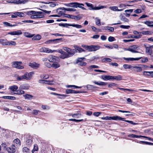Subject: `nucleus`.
I'll list each match as a JSON object with an SVG mask.
<instances>
[{
    "mask_svg": "<svg viewBox=\"0 0 153 153\" xmlns=\"http://www.w3.org/2000/svg\"><path fill=\"white\" fill-rule=\"evenodd\" d=\"M34 74V73L33 71H31L29 73L26 72L24 75L22 76H19L18 75H16V77L17 79L19 81H22L24 79L30 80L32 78Z\"/></svg>",
    "mask_w": 153,
    "mask_h": 153,
    "instance_id": "obj_1",
    "label": "nucleus"
},
{
    "mask_svg": "<svg viewBox=\"0 0 153 153\" xmlns=\"http://www.w3.org/2000/svg\"><path fill=\"white\" fill-rule=\"evenodd\" d=\"M53 82V81H52L45 80L44 84H48V85H51L53 84V83H52Z\"/></svg>",
    "mask_w": 153,
    "mask_h": 153,
    "instance_id": "obj_61",
    "label": "nucleus"
},
{
    "mask_svg": "<svg viewBox=\"0 0 153 153\" xmlns=\"http://www.w3.org/2000/svg\"><path fill=\"white\" fill-rule=\"evenodd\" d=\"M30 87L29 85L28 84H24L21 85L19 88L20 89H22L23 90H28Z\"/></svg>",
    "mask_w": 153,
    "mask_h": 153,
    "instance_id": "obj_16",
    "label": "nucleus"
},
{
    "mask_svg": "<svg viewBox=\"0 0 153 153\" xmlns=\"http://www.w3.org/2000/svg\"><path fill=\"white\" fill-rule=\"evenodd\" d=\"M123 59L127 61H132L134 60H138L142 58V57H140L139 58H126L125 57H124Z\"/></svg>",
    "mask_w": 153,
    "mask_h": 153,
    "instance_id": "obj_18",
    "label": "nucleus"
},
{
    "mask_svg": "<svg viewBox=\"0 0 153 153\" xmlns=\"http://www.w3.org/2000/svg\"><path fill=\"white\" fill-rule=\"evenodd\" d=\"M28 15L35 14L36 19L43 18L44 17V13L41 11H30L27 12Z\"/></svg>",
    "mask_w": 153,
    "mask_h": 153,
    "instance_id": "obj_2",
    "label": "nucleus"
},
{
    "mask_svg": "<svg viewBox=\"0 0 153 153\" xmlns=\"http://www.w3.org/2000/svg\"><path fill=\"white\" fill-rule=\"evenodd\" d=\"M130 51L132 53H141L139 51L140 49L139 48V46L137 45H134L130 47Z\"/></svg>",
    "mask_w": 153,
    "mask_h": 153,
    "instance_id": "obj_3",
    "label": "nucleus"
},
{
    "mask_svg": "<svg viewBox=\"0 0 153 153\" xmlns=\"http://www.w3.org/2000/svg\"><path fill=\"white\" fill-rule=\"evenodd\" d=\"M38 150V146L36 144H34V148L32 150V152L33 153L34 152V151H37Z\"/></svg>",
    "mask_w": 153,
    "mask_h": 153,
    "instance_id": "obj_48",
    "label": "nucleus"
},
{
    "mask_svg": "<svg viewBox=\"0 0 153 153\" xmlns=\"http://www.w3.org/2000/svg\"><path fill=\"white\" fill-rule=\"evenodd\" d=\"M120 27L122 28L128 29L130 27V26L129 25L125 26L123 25H122L120 26Z\"/></svg>",
    "mask_w": 153,
    "mask_h": 153,
    "instance_id": "obj_63",
    "label": "nucleus"
},
{
    "mask_svg": "<svg viewBox=\"0 0 153 153\" xmlns=\"http://www.w3.org/2000/svg\"><path fill=\"white\" fill-rule=\"evenodd\" d=\"M24 35L27 37L31 38L33 36V35H31L28 32H25L24 33Z\"/></svg>",
    "mask_w": 153,
    "mask_h": 153,
    "instance_id": "obj_40",
    "label": "nucleus"
},
{
    "mask_svg": "<svg viewBox=\"0 0 153 153\" xmlns=\"http://www.w3.org/2000/svg\"><path fill=\"white\" fill-rule=\"evenodd\" d=\"M29 65L32 68H36L39 67V65L36 62H33L32 63H30Z\"/></svg>",
    "mask_w": 153,
    "mask_h": 153,
    "instance_id": "obj_21",
    "label": "nucleus"
},
{
    "mask_svg": "<svg viewBox=\"0 0 153 153\" xmlns=\"http://www.w3.org/2000/svg\"><path fill=\"white\" fill-rule=\"evenodd\" d=\"M25 16V14L23 13L17 12V16L20 17H24Z\"/></svg>",
    "mask_w": 153,
    "mask_h": 153,
    "instance_id": "obj_58",
    "label": "nucleus"
},
{
    "mask_svg": "<svg viewBox=\"0 0 153 153\" xmlns=\"http://www.w3.org/2000/svg\"><path fill=\"white\" fill-rule=\"evenodd\" d=\"M22 89H20L19 88V89L16 91V93L15 94H22L25 93V91L22 90Z\"/></svg>",
    "mask_w": 153,
    "mask_h": 153,
    "instance_id": "obj_32",
    "label": "nucleus"
},
{
    "mask_svg": "<svg viewBox=\"0 0 153 153\" xmlns=\"http://www.w3.org/2000/svg\"><path fill=\"white\" fill-rule=\"evenodd\" d=\"M55 50H52L48 48H43L40 49V51L42 52H45L47 53H52Z\"/></svg>",
    "mask_w": 153,
    "mask_h": 153,
    "instance_id": "obj_12",
    "label": "nucleus"
},
{
    "mask_svg": "<svg viewBox=\"0 0 153 153\" xmlns=\"http://www.w3.org/2000/svg\"><path fill=\"white\" fill-rule=\"evenodd\" d=\"M143 75L145 76H150L153 77V71H144L143 72Z\"/></svg>",
    "mask_w": 153,
    "mask_h": 153,
    "instance_id": "obj_20",
    "label": "nucleus"
},
{
    "mask_svg": "<svg viewBox=\"0 0 153 153\" xmlns=\"http://www.w3.org/2000/svg\"><path fill=\"white\" fill-rule=\"evenodd\" d=\"M41 38V36L40 35L38 34L32 38V40H40Z\"/></svg>",
    "mask_w": 153,
    "mask_h": 153,
    "instance_id": "obj_29",
    "label": "nucleus"
},
{
    "mask_svg": "<svg viewBox=\"0 0 153 153\" xmlns=\"http://www.w3.org/2000/svg\"><path fill=\"white\" fill-rule=\"evenodd\" d=\"M62 39H51L46 41L45 42V43L47 44H55L58 42V41L62 40Z\"/></svg>",
    "mask_w": 153,
    "mask_h": 153,
    "instance_id": "obj_11",
    "label": "nucleus"
},
{
    "mask_svg": "<svg viewBox=\"0 0 153 153\" xmlns=\"http://www.w3.org/2000/svg\"><path fill=\"white\" fill-rule=\"evenodd\" d=\"M105 120H123V119H125V118H122L118 116H115L112 117L106 116L105 117Z\"/></svg>",
    "mask_w": 153,
    "mask_h": 153,
    "instance_id": "obj_5",
    "label": "nucleus"
},
{
    "mask_svg": "<svg viewBox=\"0 0 153 153\" xmlns=\"http://www.w3.org/2000/svg\"><path fill=\"white\" fill-rule=\"evenodd\" d=\"M22 64L21 62L15 61L12 62V66L13 67L19 69H22L24 67L21 65Z\"/></svg>",
    "mask_w": 153,
    "mask_h": 153,
    "instance_id": "obj_4",
    "label": "nucleus"
},
{
    "mask_svg": "<svg viewBox=\"0 0 153 153\" xmlns=\"http://www.w3.org/2000/svg\"><path fill=\"white\" fill-rule=\"evenodd\" d=\"M66 87L68 88H69L72 87H74V88H82L81 86H78L75 85H68Z\"/></svg>",
    "mask_w": 153,
    "mask_h": 153,
    "instance_id": "obj_54",
    "label": "nucleus"
},
{
    "mask_svg": "<svg viewBox=\"0 0 153 153\" xmlns=\"http://www.w3.org/2000/svg\"><path fill=\"white\" fill-rule=\"evenodd\" d=\"M115 40L114 38L112 36H109L108 38V41L109 42H112L114 41Z\"/></svg>",
    "mask_w": 153,
    "mask_h": 153,
    "instance_id": "obj_64",
    "label": "nucleus"
},
{
    "mask_svg": "<svg viewBox=\"0 0 153 153\" xmlns=\"http://www.w3.org/2000/svg\"><path fill=\"white\" fill-rule=\"evenodd\" d=\"M59 25L60 26H62L64 27H68V26H71V24L67 23H59Z\"/></svg>",
    "mask_w": 153,
    "mask_h": 153,
    "instance_id": "obj_37",
    "label": "nucleus"
},
{
    "mask_svg": "<svg viewBox=\"0 0 153 153\" xmlns=\"http://www.w3.org/2000/svg\"><path fill=\"white\" fill-rule=\"evenodd\" d=\"M40 112V111L39 110H38L35 109L33 110L32 113L33 114L36 115H37Z\"/></svg>",
    "mask_w": 153,
    "mask_h": 153,
    "instance_id": "obj_49",
    "label": "nucleus"
},
{
    "mask_svg": "<svg viewBox=\"0 0 153 153\" xmlns=\"http://www.w3.org/2000/svg\"><path fill=\"white\" fill-rule=\"evenodd\" d=\"M139 143L142 144H145L147 145H153V143L143 141H140L139 142Z\"/></svg>",
    "mask_w": 153,
    "mask_h": 153,
    "instance_id": "obj_39",
    "label": "nucleus"
},
{
    "mask_svg": "<svg viewBox=\"0 0 153 153\" xmlns=\"http://www.w3.org/2000/svg\"><path fill=\"white\" fill-rule=\"evenodd\" d=\"M48 60L50 62L54 63L58 62H59V59L58 57L51 56H49Z\"/></svg>",
    "mask_w": 153,
    "mask_h": 153,
    "instance_id": "obj_6",
    "label": "nucleus"
},
{
    "mask_svg": "<svg viewBox=\"0 0 153 153\" xmlns=\"http://www.w3.org/2000/svg\"><path fill=\"white\" fill-rule=\"evenodd\" d=\"M31 139V137H30L29 139L26 140V143L27 145H30L31 144L32 142V140Z\"/></svg>",
    "mask_w": 153,
    "mask_h": 153,
    "instance_id": "obj_47",
    "label": "nucleus"
},
{
    "mask_svg": "<svg viewBox=\"0 0 153 153\" xmlns=\"http://www.w3.org/2000/svg\"><path fill=\"white\" fill-rule=\"evenodd\" d=\"M4 25L6 26H10V27H14L17 25H11V24L7 22H3Z\"/></svg>",
    "mask_w": 153,
    "mask_h": 153,
    "instance_id": "obj_33",
    "label": "nucleus"
},
{
    "mask_svg": "<svg viewBox=\"0 0 153 153\" xmlns=\"http://www.w3.org/2000/svg\"><path fill=\"white\" fill-rule=\"evenodd\" d=\"M132 68H134V70L135 71H136L137 72H140L142 71V69L141 67H138V66H133Z\"/></svg>",
    "mask_w": 153,
    "mask_h": 153,
    "instance_id": "obj_23",
    "label": "nucleus"
},
{
    "mask_svg": "<svg viewBox=\"0 0 153 153\" xmlns=\"http://www.w3.org/2000/svg\"><path fill=\"white\" fill-rule=\"evenodd\" d=\"M77 2H73L69 3L68 5H67L68 6H69L72 7H74L77 8Z\"/></svg>",
    "mask_w": 153,
    "mask_h": 153,
    "instance_id": "obj_26",
    "label": "nucleus"
},
{
    "mask_svg": "<svg viewBox=\"0 0 153 153\" xmlns=\"http://www.w3.org/2000/svg\"><path fill=\"white\" fill-rule=\"evenodd\" d=\"M23 96L25 97V99H28L29 100L32 99L33 97V96L28 94L24 95Z\"/></svg>",
    "mask_w": 153,
    "mask_h": 153,
    "instance_id": "obj_24",
    "label": "nucleus"
},
{
    "mask_svg": "<svg viewBox=\"0 0 153 153\" xmlns=\"http://www.w3.org/2000/svg\"><path fill=\"white\" fill-rule=\"evenodd\" d=\"M123 67L125 69H130L132 68L133 66L125 64L123 65Z\"/></svg>",
    "mask_w": 153,
    "mask_h": 153,
    "instance_id": "obj_52",
    "label": "nucleus"
},
{
    "mask_svg": "<svg viewBox=\"0 0 153 153\" xmlns=\"http://www.w3.org/2000/svg\"><path fill=\"white\" fill-rule=\"evenodd\" d=\"M87 88L88 89H91L94 88H97V87L90 85H88L87 86Z\"/></svg>",
    "mask_w": 153,
    "mask_h": 153,
    "instance_id": "obj_46",
    "label": "nucleus"
},
{
    "mask_svg": "<svg viewBox=\"0 0 153 153\" xmlns=\"http://www.w3.org/2000/svg\"><path fill=\"white\" fill-rule=\"evenodd\" d=\"M86 49L89 51H94L93 45L88 46H85Z\"/></svg>",
    "mask_w": 153,
    "mask_h": 153,
    "instance_id": "obj_31",
    "label": "nucleus"
},
{
    "mask_svg": "<svg viewBox=\"0 0 153 153\" xmlns=\"http://www.w3.org/2000/svg\"><path fill=\"white\" fill-rule=\"evenodd\" d=\"M60 66V64L58 62H56L52 64V67L55 69H56L59 67Z\"/></svg>",
    "mask_w": 153,
    "mask_h": 153,
    "instance_id": "obj_35",
    "label": "nucleus"
},
{
    "mask_svg": "<svg viewBox=\"0 0 153 153\" xmlns=\"http://www.w3.org/2000/svg\"><path fill=\"white\" fill-rule=\"evenodd\" d=\"M96 20L95 23L96 25L98 26H100L101 25L100 20L98 18L96 17L95 19Z\"/></svg>",
    "mask_w": 153,
    "mask_h": 153,
    "instance_id": "obj_44",
    "label": "nucleus"
},
{
    "mask_svg": "<svg viewBox=\"0 0 153 153\" xmlns=\"http://www.w3.org/2000/svg\"><path fill=\"white\" fill-rule=\"evenodd\" d=\"M71 26L75 27L77 28H81L82 27L81 25L79 24H71Z\"/></svg>",
    "mask_w": 153,
    "mask_h": 153,
    "instance_id": "obj_38",
    "label": "nucleus"
},
{
    "mask_svg": "<svg viewBox=\"0 0 153 153\" xmlns=\"http://www.w3.org/2000/svg\"><path fill=\"white\" fill-rule=\"evenodd\" d=\"M9 88L12 91H15L18 89V87L17 85H14L10 86Z\"/></svg>",
    "mask_w": 153,
    "mask_h": 153,
    "instance_id": "obj_27",
    "label": "nucleus"
},
{
    "mask_svg": "<svg viewBox=\"0 0 153 153\" xmlns=\"http://www.w3.org/2000/svg\"><path fill=\"white\" fill-rule=\"evenodd\" d=\"M22 151L24 153H29L30 152V149L27 147H24L23 148Z\"/></svg>",
    "mask_w": 153,
    "mask_h": 153,
    "instance_id": "obj_34",
    "label": "nucleus"
},
{
    "mask_svg": "<svg viewBox=\"0 0 153 153\" xmlns=\"http://www.w3.org/2000/svg\"><path fill=\"white\" fill-rule=\"evenodd\" d=\"M93 47L94 51H96L100 49V46L99 45H93Z\"/></svg>",
    "mask_w": 153,
    "mask_h": 153,
    "instance_id": "obj_51",
    "label": "nucleus"
},
{
    "mask_svg": "<svg viewBox=\"0 0 153 153\" xmlns=\"http://www.w3.org/2000/svg\"><path fill=\"white\" fill-rule=\"evenodd\" d=\"M112 80L115 79L117 81H120L122 80L123 77L120 75H118L116 76H112Z\"/></svg>",
    "mask_w": 153,
    "mask_h": 153,
    "instance_id": "obj_25",
    "label": "nucleus"
},
{
    "mask_svg": "<svg viewBox=\"0 0 153 153\" xmlns=\"http://www.w3.org/2000/svg\"><path fill=\"white\" fill-rule=\"evenodd\" d=\"M72 55V53H70L69 54H67L65 52L62 55H61L59 57L62 59H64L65 58H67L71 57V56L70 55Z\"/></svg>",
    "mask_w": 153,
    "mask_h": 153,
    "instance_id": "obj_14",
    "label": "nucleus"
},
{
    "mask_svg": "<svg viewBox=\"0 0 153 153\" xmlns=\"http://www.w3.org/2000/svg\"><path fill=\"white\" fill-rule=\"evenodd\" d=\"M111 59L109 58H105L102 59L103 62H110L111 61Z\"/></svg>",
    "mask_w": 153,
    "mask_h": 153,
    "instance_id": "obj_45",
    "label": "nucleus"
},
{
    "mask_svg": "<svg viewBox=\"0 0 153 153\" xmlns=\"http://www.w3.org/2000/svg\"><path fill=\"white\" fill-rule=\"evenodd\" d=\"M117 85L114 83H111L109 84L108 85V87L109 88H111L113 87L117 86Z\"/></svg>",
    "mask_w": 153,
    "mask_h": 153,
    "instance_id": "obj_57",
    "label": "nucleus"
},
{
    "mask_svg": "<svg viewBox=\"0 0 153 153\" xmlns=\"http://www.w3.org/2000/svg\"><path fill=\"white\" fill-rule=\"evenodd\" d=\"M109 9L114 11H117L118 7L116 6H110L109 7Z\"/></svg>",
    "mask_w": 153,
    "mask_h": 153,
    "instance_id": "obj_41",
    "label": "nucleus"
},
{
    "mask_svg": "<svg viewBox=\"0 0 153 153\" xmlns=\"http://www.w3.org/2000/svg\"><path fill=\"white\" fill-rule=\"evenodd\" d=\"M14 142L16 144H18L19 146L21 145L20 141L19 139L18 138L15 139L14 140Z\"/></svg>",
    "mask_w": 153,
    "mask_h": 153,
    "instance_id": "obj_53",
    "label": "nucleus"
},
{
    "mask_svg": "<svg viewBox=\"0 0 153 153\" xmlns=\"http://www.w3.org/2000/svg\"><path fill=\"white\" fill-rule=\"evenodd\" d=\"M63 15L65 17L70 18L72 19H75V16H74L66 14H64Z\"/></svg>",
    "mask_w": 153,
    "mask_h": 153,
    "instance_id": "obj_36",
    "label": "nucleus"
},
{
    "mask_svg": "<svg viewBox=\"0 0 153 153\" xmlns=\"http://www.w3.org/2000/svg\"><path fill=\"white\" fill-rule=\"evenodd\" d=\"M3 40H5L4 41H2L1 42V44L4 45H9V42L6 39H3Z\"/></svg>",
    "mask_w": 153,
    "mask_h": 153,
    "instance_id": "obj_50",
    "label": "nucleus"
},
{
    "mask_svg": "<svg viewBox=\"0 0 153 153\" xmlns=\"http://www.w3.org/2000/svg\"><path fill=\"white\" fill-rule=\"evenodd\" d=\"M64 49L66 51L67 54L69 53H72V55H71V56H72L76 53L77 52V51L75 49H71L68 47H65Z\"/></svg>",
    "mask_w": 153,
    "mask_h": 153,
    "instance_id": "obj_7",
    "label": "nucleus"
},
{
    "mask_svg": "<svg viewBox=\"0 0 153 153\" xmlns=\"http://www.w3.org/2000/svg\"><path fill=\"white\" fill-rule=\"evenodd\" d=\"M16 147L14 145H12L10 147L6 149L7 151L9 153H14L16 151Z\"/></svg>",
    "mask_w": 153,
    "mask_h": 153,
    "instance_id": "obj_9",
    "label": "nucleus"
},
{
    "mask_svg": "<svg viewBox=\"0 0 153 153\" xmlns=\"http://www.w3.org/2000/svg\"><path fill=\"white\" fill-rule=\"evenodd\" d=\"M69 120V121H74V122H77V123H78V122H80L82 121H86V120L85 119L84 120H83V119H81V120H76V119H70Z\"/></svg>",
    "mask_w": 153,
    "mask_h": 153,
    "instance_id": "obj_43",
    "label": "nucleus"
},
{
    "mask_svg": "<svg viewBox=\"0 0 153 153\" xmlns=\"http://www.w3.org/2000/svg\"><path fill=\"white\" fill-rule=\"evenodd\" d=\"M81 116V114H75L72 115V117L74 118H78Z\"/></svg>",
    "mask_w": 153,
    "mask_h": 153,
    "instance_id": "obj_56",
    "label": "nucleus"
},
{
    "mask_svg": "<svg viewBox=\"0 0 153 153\" xmlns=\"http://www.w3.org/2000/svg\"><path fill=\"white\" fill-rule=\"evenodd\" d=\"M22 34V33L21 30H19L17 31H13V32H9L8 33V34L11 35H20Z\"/></svg>",
    "mask_w": 153,
    "mask_h": 153,
    "instance_id": "obj_15",
    "label": "nucleus"
},
{
    "mask_svg": "<svg viewBox=\"0 0 153 153\" xmlns=\"http://www.w3.org/2000/svg\"><path fill=\"white\" fill-rule=\"evenodd\" d=\"M128 38H135L136 39H139L140 38V36H134V35H129L128 36Z\"/></svg>",
    "mask_w": 153,
    "mask_h": 153,
    "instance_id": "obj_55",
    "label": "nucleus"
},
{
    "mask_svg": "<svg viewBox=\"0 0 153 153\" xmlns=\"http://www.w3.org/2000/svg\"><path fill=\"white\" fill-rule=\"evenodd\" d=\"M112 76H102L101 78L104 80L107 81L110 80H112Z\"/></svg>",
    "mask_w": 153,
    "mask_h": 153,
    "instance_id": "obj_17",
    "label": "nucleus"
},
{
    "mask_svg": "<svg viewBox=\"0 0 153 153\" xmlns=\"http://www.w3.org/2000/svg\"><path fill=\"white\" fill-rule=\"evenodd\" d=\"M93 82L96 84L99 85H107V83L106 82L99 81L97 82L96 81H93Z\"/></svg>",
    "mask_w": 153,
    "mask_h": 153,
    "instance_id": "obj_22",
    "label": "nucleus"
},
{
    "mask_svg": "<svg viewBox=\"0 0 153 153\" xmlns=\"http://www.w3.org/2000/svg\"><path fill=\"white\" fill-rule=\"evenodd\" d=\"M44 65L48 68H50L52 67V65L48 62H45L44 63Z\"/></svg>",
    "mask_w": 153,
    "mask_h": 153,
    "instance_id": "obj_60",
    "label": "nucleus"
},
{
    "mask_svg": "<svg viewBox=\"0 0 153 153\" xmlns=\"http://www.w3.org/2000/svg\"><path fill=\"white\" fill-rule=\"evenodd\" d=\"M105 30H109L111 32H113L114 30V28L113 27L110 26H106L105 27Z\"/></svg>",
    "mask_w": 153,
    "mask_h": 153,
    "instance_id": "obj_28",
    "label": "nucleus"
},
{
    "mask_svg": "<svg viewBox=\"0 0 153 153\" xmlns=\"http://www.w3.org/2000/svg\"><path fill=\"white\" fill-rule=\"evenodd\" d=\"M66 93L67 94H76L79 93H85V92H84L83 91H75L74 90H71L70 89H68L66 90L65 91Z\"/></svg>",
    "mask_w": 153,
    "mask_h": 153,
    "instance_id": "obj_10",
    "label": "nucleus"
},
{
    "mask_svg": "<svg viewBox=\"0 0 153 153\" xmlns=\"http://www.w3.org/2000/svg\"><path fill=\"white\" fill-rule=\"evenodd\" d=\"M77 4L76 5L77 6V8L78 7L84 10H86V9L85 8L82 6L84 5L83 4L77 3Z\"/></svg>",
    "mask_w": 153,
    "mask_h": 153,
    "instance_id": "obj_42",
    "label": "nucleus"
},
{
    "mask_svg": "<svg viewBox=\"0 0 153 153\" xmlns=\"http://www.w3.org/2000/svg\"><path fill=\"white\" fill-rule=\"evenodd\" d=\"M144 23L147 25L148 26H151L153 27V25H151V22H150L149 21H146L145 22H144Z\"/></svg>",
    "mask_w": 153,
    "mask_h": 153,
    "instance_id": "obj_62",
    "label": "nucleus"
},
{
    "mask_svg": "<svg viewBox=\"0 0 153 153\" xmlns=\"http://www.w3.org/2000/svg\"><path fill=\"white\" fill-rule=\"evenodd\" d=\"M141 33H142L143 35H150L152 34V31H142L141 32Z\"/></svg>",
    "mask_w": 153,
    "mask_h": 153,
    "instance_id": "obj_30",
    "label": "nucleus"
},
{
    "mask_svg": "<svg viewBox=\"0 0 153 153\" xmlns=\"http://www.w3.org/2000/svg\"><path fill=\"white\" fill-rule=\"evenodd\" d=\"M145 47L146 48V52L148 53V54L151 55L152 53V47L151 46L149 47H146L145 45Z\"/></svg>",
    "mask_w": 153,
    "mask_h": 153,
    "instance_id": "obj_19",
    "label": "nucleus"
},
{
    "mask_svg": "<svg viewBox=\"0 0 153 153\" xmlns=\"http://www.w3.org/2000/svg\"><path fill=\"white\" fill-rule=\"evenodd\" d=\"M85 58L84 57L79 58L77 59L76 63L78 65L81 66L86 65L87 63L83 61V60Z\"/></svg>",
    "mask_w": 153,
    "mask_h": 153,
    "instance_id": "obj_8",
    "label": "nucleus"
},
{
    "mask_svg": "<svg viewBox=\"0 0 153 153\" xmlns=\"http://www.w3.org/2000/svg\"><path fill=\"white\" fill-rule=\"evenodd\" d=\"M90 8H89L90 10H100L101 9L106 8V6H100L94 7L93 5L92 4L91 6L89 7Z\"/></svg>",
    "mask_w": 153,
    "mask_h": 153,
    "instance_id": "obj_13",
    "label": "nucleus"
},
{
    "mask_svg": "<svg viewBox=\"0 0 153 153\" xmlns=\"http://www.w3.org/2000/svg\"><path fill=\"white\" fill-rule=\"evenodd\" d=\"M121 20L125 22H129V20L124 16L121 17Z\"/></svg>",
    "mask_w": 153,
    "mask_h": 153,
    "instance_id": "obj_59",
    "label": "nucleus"
}]
</instances>
